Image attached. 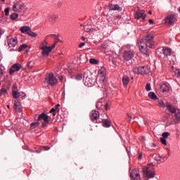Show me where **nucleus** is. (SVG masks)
Segmentation results:
<instances>
[{"mask_svg": "<svg viewBox=\"0 0 180 180\" xmlns=\"http://www.w3.org/2000/svg\"><path fill=\"white\" fill-rule=\"evenodd\" d=\"M154 35H146L139 44V50L143 54L148 55V49H154L157 46V42L154 41Z\"/></svg>", "mask_w": 180, "mask_h": 180, "instance_id": "obj_1", "label": "nucleus"}, {"mask_svg": "<svg viewBox=\"0 0 180 180\" xmlns=\"http://www.w3.org/2000/svg\"><path fill=\"white\" fill-rule=\"evenodd\" d=\"M56 48V43H53L51 46H43L41 47L42 50L41 54L44 57H49L50 53L53 51V49Z\"/></svg>", "mask_w": 180, "mask_h": 180, "instance_id": "obj_2", "label": "nucleus"}, {"mask_svg": "<svg viewBox=\"0 0 180 180\" xmlns=\"http://www.w3.org/2000/svg\"><path fill=\"white\" fill-rule=\"evenodd\" d=\"M45 81L46 82H47L49 85H51V86H54L57 84L58 80H57V78L54 77L53 73H49L46 77Z\"/></svg>", "mask_w": 180, "mask_h": 180, "instance_id": "obj_3", "label": "nucleus"}, {"mask_svg": "<svg viewBox=\"0 0 180 180\" xmlns=\"http://www.w3.org/2000/svg\"><path fill=\"white\" fill-rule=\"evenodd\" d=\"M34 119H37L38 121L44 120V122L42 123L43 127H46L49 124V115L47 114L42 112L39 116L35 115Z\"/></svg>", "mask_w": 180, "mask_h": 180, "instance_id": "obj_4", "label": "nucleus"}, {"mask_svg": "<svg viewBox=\"0 0 180 180\" xmlns=\"http://www.w3.org/2000/svg\"><path fill=\"white\" fill-rule=\"evenodd\" d=\"M136 53L131 49H127L123 53V58L125 61H130L134 58Z\"/></svg>", "mask_w": 180, "mask_h": 180, "instance_id": "obj_5", "label": "nucleus"}, {"mask_svg": "<svg viewBox=\"0 0 180 180\" xmlns=\"http://www.w3.org/2000/svg\"><path fill=\"white\" fill-rule=\"evenodd\" d=\"M21 33H26L27 34H28V36H30L31 37H37V34L35 32H33L32 31V28H30V27L25 25L22 27L20 29Z\"/></svg>", "mask_w": 180, "mask_h": 180, "instance_id": "obj_6", "label": "nucleus"}, {"mask_svg": "<svg viewBox=\"0 0 180 180\" xmlns=\"http://www.w3.org/2000/svg\"><path fill=\"white\" fill-rule=\"evenodd\" d=\"M7 43L10 49H15V46H18V38L8 36L7 37Z\"/></svg>", "mask_w": 180, "mask_h": 180, "instance_id": "obj_7", "label": "nucleus"}, {"mask_svg": "<svg viewBox=\"0 0 180 180\" xmlns=\"http://www.w3.org/2000/svg\"><path fill=\"white\" fill-rule=\"evenodd\" d=\"M172 50L168 47H163L162 50L158 49L156 54L160 56V54H163L165 57H169L171 56Z\"/></svg>", "mask_w": 180, "mask_h": 180, "instance_id": "obj_8", "label": "nucleus"}, {"mask_svg": "<svg viewBox=\"0 0 180 180\" xmlns=\"http://www.w3.org/2000/svg\"><path fill=\"white\" fill-rule=\"evenodd\" d=\"M146 18H147V14L144 10H139L135 13V19L139 20V19H142L143 22H146Z\"/></svg>", "mask_w": 180, "mask_h": 180, "instance_id": "obj_9", "label": "nucleus"}, {"mask_svg": "<svg viewBox=\"0 0 180 180\" xmlns=\"http://www.w3.org/2000/svg\"><path fill=\"white\" fill-rule=\"evenodd\" d=\"M134 72L136 74L144 75V74H148L149 70L146 66H139V67L134 69Z\"/></svg>", "mask_w": 180, "mask_h": 180, "instance_id": "obj_10", "label": "nucleus"}, {"mask_svg": "<svg viewBox=\"0 0 180 180\" xmlns=\"http://www.w3.org/2000/svg\"><path fill=\"white\" fill-rule=\"evenodd\" d=\"M143 176H146L148 178L147 179L154 178V176H155V172L150 170L148 167H146L143 169Z\"/></svg>", "mask_w": 180, "mask_h": 180, "instance_id": "obj_11", "label": "nucleus"}, {"mask_svg": "<svg viewBox=\"0 0 180 180\" xmlns=\"http://www.w3.org/2000/svg\"><path fill=\"white\" fill-rule=\"evenodd\" d=\"M130 178L133 180H141V177L140 176V172L137 169H134L130 173Z\"/></svg>", "mask_w": 180, "mask_h": 180, "instance_id": "obj_12", "label": "nucleus"}, {"mask_svg": "<svg viewBox=\"0 0 180 180\" xmlns=\"http://www.w3.org/2000/svg\"><path fill=\"white\" fill-rule=\"evenodd\" d=\"M166 23L168 25H174L176 22V17L175 14L168 15L165 18Z\"/></svg>", "mask_w": 180, "mask_h": 180, "instance_id": "obj_13", "label": "nucleus"}, {"mask_svg": "<svg viewBox=\"0 0 180 180\" xmlns=\"http://www.w3.org/2000/svg\"><path fill=\"white\" fill-rule=\"evenodd\" d=\"M99 111H97L96 110H94L90 113V118L92 122H94L95 123H97L98 119H99Z\"/></svg>", "mask_w": 180, "mask_h": 180, "instance_id": "obj_14", "label": "nucleus"}, {"mask_svg": "<svg viewBox=\"0 0 180 180\" xmlns=\"http://www.w3.org/2000/svg\"><path fill=\"white\" fill-rule=\"evenodd\" d=\"M20 68H22V65H20V64L19 63L13 64L9 70V75H12V74H13L14 72L20 71Z\"/></svg>", "mask_w": 180, "mask_h": 180, "instance_id": "obj_15", "label": "nucleus"}, {"mask_svg": "<svg viewBox=\"0 0 180 180\" xmlns=\"http://www.w3.org/2000/svg\"><path fill=\"white\" fill-rule=\"evenodd\" d=\"M13 11L14 12H21V11H23V5L20 3H15L13 6Z\"/></svg>", "mask_w": 180, "mask_h": 180, "instance_id": "obj_16", "label": "nucleus"}, {"mask_svg": "<svg viewBox=\"0 0 180 180\" xmlns=\"http://www.w3.org/2000/svg\"><path fill=\"white\" fill-rule=\"evenodd\" d=\"M166 108H167V110H169V112H170V113H172V115H174V113H175V112H176L178 110V109H176V108H175L174 105H171V103H166Z\"/></svg>", "mask_w": 180, "mask_h": 180, "instance_id": "obj_17", "label": "nucleus"}, {"mask_svg": "<svg viewBox=\"0 0 180 180\" xmlns=\"http://www.w3.org/2000/svg\"><path fill=\"white\" fill-rule=\"evenodd\" d=\"M13 108H14L15 112H18L19 113H20V112H22V105H20V102H19V101H14Z\"/></svg>", "mask_w": 180, "mask_h": 180, "instance_id": "obj_18", "label": "nucleus"}, {"mask_svg": "<svg viewBox=\"0 0 180 180\" xmlns=\"http://www.w3.org/2000/svg\"><path fill=\"white\" fill-rule=\"evenodd\" d=\"M172 117H173V120H174V123L180 122V110L179 109H178L174 112V115Z\"/></svg>", "mask_w": 180, "mask_h": 180, "instance_id": "obj_19", "label": "nucleus"}, {"mask_svg": "<svg viewBox=\"0 0 180 180\" xmlns=\"http://www.w3.org/2000/svg\"><path fill=\"white\" fill-rule=\"evenodd\" d=\"M109 11H122V8H120V6L117 4H110L108 5Z\"/></svg>", "mask_w": 180, "mask_h": 180, "instance_id": "obj_20", "label": "nucleus"}, {"mask_svg": "<svg viewBox=\"0 0 180 180\" xmlns=\"http://www.w3.org/2000/svg\"><path fill=\"white\" fill-rule=\"evenodd\" d=\"M160 91L165 94V92H169V84H163L160 86Z\"/></svg>", "mask_w": 180, "mask_h": 180, "instance_id": "obj_21", "label": "nucleus"}, {"mask_svg": "<svg viewBox=\"0 0 180 180\" xmlns=\"http://www.w3.org/2000/svg\"><path fill=\"white\" fill-rule=\"evenodd\" d=\"M58 108H60V104L56 105L54 106V108H53L50 110V113H52L53 116H56V115H57V113H58V112H60V109H58Z\"/></svg>", "mask_w": 180, "mask_h": 180, "instance_id": "obj_22", "label": "nucleus"}, {"mask_svg": "<svg viewBox=\"0 0 180 180\" xmlns=\"http://www.w3.org/2000/svg\"><path fill=\"white\" fill-rule=\"evenodd\" d=\"M129 82H130V78H129V77H127V76H123V77H122V84H123V86L125 88L129 84Z\"/></svg>", "mask_w": 180, "mask_h": 180, "instance_id": "obj_23", "label": "nucleus"}, {"mask_svg": "<svg viewBox=\"0 0 180 180\" xmlns=\"http://www.w3.org/2000/svg\"><path fill=\"white\" fill-rule=\"evenodd\" d=\"M157 102H158V106H160V108H166L167 107V103H164V101L161 100V99H156Z\"/></svg>", "mask_w": 180, "mask_h": 180, "instance_id": "obj_24", "label": "nucleus"}, {"mask_svg": "<svg viewBox=\"0 0 180 180\" xmlns=\"http://www.w3.org/2000/svg\"><path fill=\"white\" fill-rule=\"evenodd\" d=\"M148 97L150 99H153V101H157V99H158V97L157 96V94H155V93L150 91L148 94Z\"/></svg>", "mask_w": 180, "mask_h": 180, "instance_id": "obj_25", "label": "nucleus"}, {"mask_svg": "<svg viewBox=\"0 0 180 180\" xmlns=\"http://www.w3.org/2000/svg\"><path fill=\"white\" fill-rule=\"evenodd\" d=\"M105 54L107 56H110V57H115V56H116V53L115 52H113L112 51H105Z\"/></svg>", "mask_w": 180, "mask_h": 180, "instance_id": "obj_26", "label": "nucleus"}, {"mask_svg": "<svg viewBox=\"0 0 180 180\" xmlns=\"http://www.w3.org/2000/svg\"><path fill=\"white\" fill-rule=\"evenodd\" d=\"M103 127H110V122L108 120H105L103 122Z\"/></svg>", "mask_w": 180, "mask_h": 180, "instance_id": "obj_27", "label": "nucleus"}, {"mask_svg": "<svg viewBox=\"0 0 180 180\" xmlns=\"http://www.w3.org/2000/svg\"><path fill=\"white\" fill-rule=\"evenodd\" d=\"M106 72V69L104 67H102L98 71V75H105Z\"/></svg>", "mask_w": 180, "mask_h": 180, "instance_id": "obj_28", "label": "nucleus"}, {"mask_svg": "<svg viewBox=\"0 0 180 180\" xmlns=\"http://www.w3.org/2000/svg\"><path fill=\"white\" fill-rule=\"evenodd\" d=\"M89 63L90 64H94L95 65H96V64H99V60L95 58H91L89 60Z\"/></svg>", "mask_w": 180, "mask_h": 180, "instance_id": "obj_29", "label": "nucleus"}, {"mask_svg": "<svg viewBox=\"0 0 180 180\" xmlns=\"http://www.w3.org/2000/svg\"><path fill=\"white\" fill-rule=\"evenodd\" d=\"M39 124H40V122H37L31 123L30 126L32 129H36V127H39Z\"/></svg>", "mask_w": 180, "mask_h": 180, "instance_id": "obj_30", "label": "nucleus"}, {"mask_svg": "<svg viewBox=\"0 0 180 180\" xmlns=\"http://www.w3.org/2000/svg\"><path fill=\"white\" fill-rule=\"evenodd\" d=\"M13 98H14V99H18V98H19V92L18 91H13Z\"/></svg>", "mask_w": 180, "mask_h": 180, "instance_id": "obj_31", "label": "nucleus"}, {"mask_svg": "<svg viewBox=\"0 0 180 180\" xmlns=\"http://www.w3.org/2000/svg\"><path fill=\"white\" fill-rule=\"evenodd\" d=\"M27 49V46L26 44H22L19 46L18 51H23V50Z\"/></svg>", "mask_w": 180, "mask_h": 180, "instance_id": "obj_32", "label": "nucleus"}, {"mask_svg": "<svg viewBox=\"0 0 180 180\" xmlns=\"http://www.w3.org/2000/svg\"><path fill=\"white\" fill-rule=\"evenodd\" d=\"M19 16V15L16 13H13L11 15V20H15V19H18V17Z\"/></svg>", "mask_w": 180, "mask_h": 180, "instance_id": "obj_33", "label": "nucleus"}, {"mask_svg": "<svg viewBox=\"0 0 180 180\" xmlns=\"http://www.w3.org/2000/svg\"><path fill=\"white\" fill-rule=\"evenodd\" d=\"M98 77H99L100 82L104 84L105 79V75H98Z\"/></svg>", "mask_w": 180, "mask_h": 180, "instance_id": "obj_34", "label": "nucleus"}, {"mask_svg": "<svg viewBox=\"0 0 180 180\" xmlns=\"http://www.w3.org/2000/svg\"><path fill=\"white\" fill-rule=\"evenodd\" d=\"M49 20H50V22H56V20H57V15H51L49 18Z\"/></svg>", "mask_w": 180, "mask_h": 180, "instance_id": "obj_35", "label": "nucleus"}, {"mask_svg": "<svg viewBox=\"0 0 180 180\" xmlns=\"http://www.w3.org/2000/svg\"><path fill=\"white\" fill-rule=\"evenodd\" d=\"M169 136V132H163L162 134V139H168Z\"/></svg>", "mask_w": 180, "mask_h": 180, "instance_id": "obj_36", "label": "nucleus"}, {"mask_svg": "<svg viewBox=\"0 0 180 180\" xmlns=\"http://www.w3.org/2000/svg\"><path fill=\"white\" fill-rule=\"evenodd\" d=\"M146 89L148 91H151V84L150 83L146 84Z\"/></svg>", "mask_w": 180, "mask_h": 180, "instance_id": "obj_37", "label": "nucleus"}, {"mask_svg": "<svg viewBox=\"0 0 180 180\" xmlns=\"http://www.w3.org/2000/svg\"><path fill=\"white\" fill-rule=\"evenodd\" d=\"M84 84L85 85H89V84H91V79L86 77L84 80Z\"/></svg>", "mask_w": 180, "mask_h": 180, "instance_id": "obj_38", "label": "nucleus"}, {"mask_svg": "<svg viewBox=\"0 0 180 180\" xmlns=\"http://www.w3.org/2000/svg\"><path fill=\"white\" fill-rule=\"evenodd\" d=\"M160 141L164 146H167V139L165 138H160Z\"/></svg>", "mask_w": 180, "mask_h": 180, "instance_id": "obj_39", "label": "nucleus"}, {"mask_svg": "<svg viewBox=\"0 0 180 180\" xmlns=\"http://www.w3.org/2000/svg\"><path fill=\"white\" fill-rule=\"evenodd\" d=\"M34 65V62L30 61L27 63V67H29V68H33Z\"/></svg>", "mask_w": 180, "mask_h": 180, "instance_id": "obj_40", "label": "nucleus"}, {"mask_svg": "<svg viewBox=\"0 0 180 180\" xmlns=\"http://www.w3.org/2000/svg\"><path fill=\"white\" fill-rule=\"evenodd\" d=\"M102 102L101 101H98L96 103V108L97 109H101V108H102Z\"/></svg>", "mask_w": 180, "mask_h": 180, "instance_id": "obj_41", "label": "nucleus"}, {"mask_svg": "<svg viewBox=\"0 0 180 180\" xmlns=\"http://www.w3.org/2000/svg\"><path fill=\"white\" fill-rule=\"evenodd\" d=\"M76 79L77 81H81L82 79V74H79L76 76Z\"/></svg>", "mask_w": 180, "mask_h": 180, "instance_id": "obj_42", "label": "nucleus"}, {"mask_svg": "<svg viewBox=\"0 0 180 180\" xmlns=\"http://www.w3.org/2000/svg\"><path fill=\"white\" fill-rule=\"evenodd\" d=\"M84 30H85V32H91V27H89V25H85Z\"/></svg>", "mask_w": 180, "mask_h": 180, "instance_id": "obj_43", "label": "nucleus"}, {"mask_svg": "<svg viewBox=\"0 0 180 180\" xmlns=\"http://www.w3.org/2000/svg\"><path fill=\"white\" fill-rule=\"evenodd\" d=\"M6 94H8V91L6 89H1V95H5Z\"/></svg>", "mask_w": 180, "mask_h": 180, "instance_id": "obj_44", "label": "nucleus"}, {"mask_svg": "<svg viewBox=\"0 0 180 180\" xmlns=\"http://www.w3.org/2000/svg\"><path fill=\"white\" fill-rule=\"evenodd\" d=\"M175 75H177V77H180V70L177 69L174 72Z\"/></svg>", "mask_w": 180, "mask_h": 180, "instance_id": "obj_45", "label": "nucleus"}, {"mask_svg": "<svg viewBox=\"0 0 180 180\" xmlns=\"http://www.w3.org/2000/svg\"><path fill=\"white\" fill-rule=\"evenodd\" d=\"M4 12H5L6 16H8L9 15V8H5Z\"/></svg>", "mask_w": 180, "mask_h": 180, "instance_id": "obj_46", "label": "nucleus"}, {"mask_svg": "<svg viewBox=\"0 0 180 180\" xmlns=\"http://www.w3.org/2000/svg\"><path fill=\"white\" fill-rule=\"evenodd\" d=\"M42 150H44V151H48V150H50V146H43Z\"/></svg>", "mask_w": 180, "mask_h": 180, "instance_id": "obj_47", "label": "nucleus"}, {"mask_svg": "<svg viewBox=\"0 0 180 180\" xmlns=\"http://www.w3.org/2000/svg\"><path fill=\"white\" fill-rule=\"evenodd\" d=\"M138 159L143 160V153H139Z\"/></svg>", "mask_w": 180, "mask_h": 180, "instance_id": "obj_48", "label": "nucleus"}, {"mask_svg": "<svg viewBox=\"0 0 180 180\" xmlns=\"http://www.w3.org/2000/svg\"><path fill=\"white\" fill-rule=\"evenodd\" d=\"M2 75H4V71L2 68H0V79L2 78Z\"/></svg>", "mask_w": 180, "mask_h": 180, "instance_id": "obj_49", "label": "nucleus"}, {"mask_svg": "<svg viewBox=\"0 0 180 180\" xmlns=\"http://www.w3.org/2000/svg\"><path fill=\"white\" fill-rule=\"evenodd\" d=\"M84 46H85V42H82V43L79 45V48L84 47Z\"/></svg>", "mask_w": 180, "mask_h": 180, "instance_id": "obj_50", "label": "nucleus"}, {"mask_svg": "<svg viewBox=\"0 0 180 180\" xmlns=\"http://www.w3.org/2000/svg\"><path fill=\"white\" fill-rule=\"evenodd\" d=\"M58 41H60V39L56 37V38H55V42H54V43H56V44H57V43H58Z\"/></svg>", "mask_w": 180, "mask_h": 180, "instance_id": "obj_51", "label": "nucleus"}, {"mask_svg": "<svg viewBox=\"0 0 180 180\" xmlns=\"http://www.w3.org/2000/svg\"><path fill=\"white\" fill-rule=\"evenodd\" d=\"M149 24L150 25H154V21L151 19L149 20Z\"/></svg>", "mask_w": 180, "mask_h": 180, "instance_id": "obj_52", "label": "nucleus"}, {"mask_svg": "<svg viewBox=\"0 0 180 180\" xmlns=\"http://www.w3.org/2000/svg\"><path fill=\"white\" fill-rule=\"evenodd\" d=\"M63 79H64V77L63 76H59L60 81H63Z\"/></svg>", "mask_w": 180, "mask_h": 180, "instance_id": "obj_53", "label": "nucleus"}, {"mask_svg": "<svg viewBox=\"0 0 180 180\" xmlns=\"http://www.w3.org/2000/svg\"><path fill=\"white\" fill-rule=\"evenodd\" d=\"M108 104L106 103V104L105 105V110H108Z\"/></svg>", "mask_w": 180, "mask_h": 180, "instance_id": "obj_54", "label": "nucleus"}, {"mask_svg": "<svg viewBox=\"0 0 180 180\" xmlns=\"http://www.w3.org/2000/svg\"><path fill=\"white\" fill-rule=\"evenodd\" d=\"M141 139H142L143 141H146V137H145V136H141Z\"/></svg>", "mask_w": 180, "mask_h": 180, "instance_id": "obj_55", "label": "nucleus"}, {"mask_svg": "<svg viewBox=\"0 0 180 180\" xmlns=\"http://www.w3.org/2000/svg\"><path fill=\"white\" fill-rule=\"evenodd\" d=\"M152 147H157V144H155V143H152Z\"/></svg>", "mask_w": 180, "mask_h": 180, "instance_id": "obj_56", "label": "nucleus"}, {"mask_svg": "<svg viewBox=\"0 0 180 180\" xmlns=\"http://www.w3.org/2000/svg\"><path fill=\"white\" fill-rule=\"evenodd\" d=\"M28 151H30V153H34V150H33L32 149H28Z\"/></svg>", "mask_w": 180, "mask_h": 180, "instance_id": "obj_57", "label": "nucleus"}, {"mask_svg": "<svg viewBox=\"0 0 180 180\" xmlns=\"http://www.w3.org/2000/svg\"><path fill=\"white\" fill-rule=\"evenodd\" d=\"M149 15H153V12L151 11H148Z\"/></svg>", "mask_w": 180, "mask_h": 180, "instance_id": "obj_58", "label": "nucleus"}, {"mask_svg": "<svg viewBox=\"0 0 180 180\" xmlns=\"http://www.w3.org/2000/svg\"><path fill=\"white\" fill-rule=\"evenodd\" d=\"M82 39L83 40H85V37H82Z\"/></svg>", "mask_w": 180, "mask_h": 180, "instance_id": "obj_59", "label": "nucleus"}, {"mask_svg": "<svg viewBox=\"0 0 180 180\" xmlns=\"http://www.w3.org/2000/svg\"><path fill=\"white\" fill-rule=\"evenodd\" d=\"M1 35H2V33L1 32V30H0V37H1Z\"/></svg>", "mask_w": 180, "mask_h": 180, "instance_id": "obj_60", "label": "nucleus"}, {"mask_svg": "<svg viewBox=\"0 0 180 180\" xmlns=\"http://www.w3.org/2000/svg\"><path fill=\"white\" fill-rule=\"evenodd\" d=\"M128 116H129V117H130V119H131V115H128Z\"/></svg>", "mask_w": 180, "mask_h": 180, "instance_id": "obj_61", "label": "nucleus"}, {"mask_svg": "<svg viewBox=\"0 0 180 180\" xmlns=\"http://www.w3.org/2000/svg\"><path fill=\"white\" fill-rule=\"evenodd\" d=\"M179 12H180V7L178 8Z\"/></svg>", "mask_w": 180, "mask_h": 180, "instance_id": "obj_62", "label": "nucleus"}, {"mask_svg": "<svg viewBox=\"0 0 180 180\" xmlns=\"http://www.w3.org/2000/svg\"><path fill=\"white\" fill-rule=\"evenodd\" d=\"M7 108L9 109L11 107L9 105H7Z\"/></svg>", "mask_w": 180, "mask_h": 180, "instance_id": "obj_63", "label": "nucleus"}, {"mask_svg": "<svg viewBox=\"0 0 180 180\" xmlns=\"http://www.w3.org/2000/svg\"><path fill=\"white\" fill-rule=\"evenodd\" d=\"M117 18H120V15L117 16Z\"/></svg>", "mask_w": 180, "mask_h": 180, "instance_id": "obj_64", "label": "nucleus"}]
</instances>
